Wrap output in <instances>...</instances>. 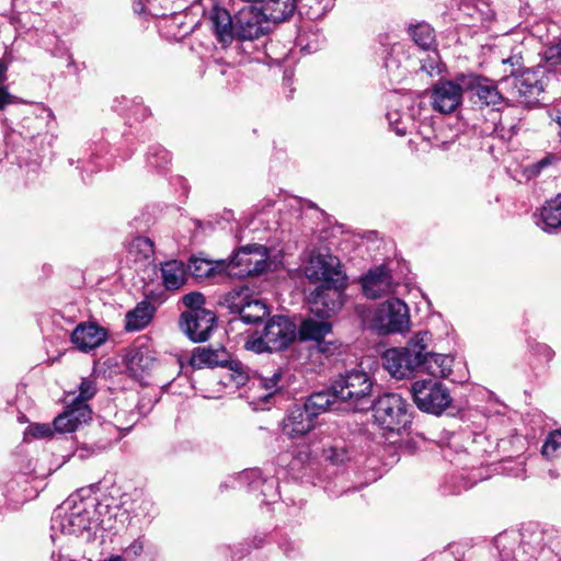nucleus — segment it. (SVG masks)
I'll return each instance as SVG.
<instances>
[{
  "instance_id": "nucleus-10",
  "label": "nucleus",
  "mask_w": 561,
  "mask_h": 561,
  "mask_svg": "<svg viewBox=\"0 0 561 561\" xmlns=\"http://www.w3.org/2000/svg\"><path fill=\"white\" fill-rule=\"evenodd\" d=\"M344 286L336 284H321L310 294V311L318 318L329 319L337 312L342 305V290Z\"/></svg>"
},
{
  "instance_id": "nucleus-40",
  "label": "nucleus",
  "mask_w": 561,
  "mask_h": 561,
  "mask_svg": "<svg viewBox=\"0 0 561 561\" xmlns=\"http://www.w3.org/2000/svg\"><path fill=\"white\" fill-rule=\"evenodd\" d=\"M182 301L187 307V311L207 310L204 308L205 297L198 291L186 294L182 297Z\"/></svg>"
},
{
  "instance_id": "nucleus-52",
  "label": "nucleus",
  "mask_w": 561,
  "mask_h": 561,
  "mask_svg": "<svg viewBox=\"0 0 561 561\" xmlns=\"http://www.w3.org/2000/svg\"><path fill=\"white\" fill-rule=\"evenodd\" d=\"M545 350L548 352V355H549V358H550L552 356V351L549 347H547V346H545Z\"/></svg>"
},
{
  "instance_id": "nucleus-31",
  "label": "nucleus",
  "mask_w": 561,
  "mask_h": 561,
  "mask_svg": "<svg viewBox=\"0 0 561 561\" xmlns=\"http://www.w3.org/2000/svg\"><path fill=\"white\" fill-rule=\"evenodd\" d=\"M250 290L245 286L237 287L224 296L225 305L232 313H238L250 302Z\"/></svg>"
},
{
  "instance_id": "nucleus-21",
  "label": "nucleus",
  "mask_w": 561,
  "mask_h": 561,
  "mask_svg": "<svg viewBox=\"0 0 561 561\" xmlns=\"http://www.w3.org/2000/svg\"><path fill=\"white\" fill-rule=\"evenodd\" d=\"M252 387L263 390V393L259 394L256 399L267 400L283 389V369L277 367L272 371L255 375L252 379Z\"/></svg>"
},
{
  "instance_id": "nucleus-33",
  "label": "nucleus",
  "mask_w": 561,
  "mask_h": 561,
  "mask_svg": "<svg viewBox=\"0 0 561 561\" xmlns=\"http://www.w3.org/2000/svg\"><path fill=\"white\" fill-rule=\"evenodd\" d=\"M410 35L422 49H431L435 43V34L427 23H420L410 28Z\"/></svg>"
},
{
  "instance_id": "nucleus-50",
  "label": "nucleus",
  "mask_w": 561,
  "mask_h": 561,
  "mask_svg": "<svg viewBox=\"0 0 561 561\" xmlns=\"http://www.w3.org/2000/svg\"><path fill=\"white\" fill-rule=\"evenodd\" d=\"M394 130L398 135H405L407 133V129L405 127H400L399 124L398 125H394Z\"/></svg>"
},
{
  "instance_id": "nucleus-11",
  "label": "nucleus",
  "mask_w": 561,
  "mask_h": 561,
  "mask_svg": "<svg viewBox=\"0 0 561 561\" xmlns=\"http://www.w3.org/2000/svg\"><path fill=\"white\" fill-rule=\"evenodd\" d=\"M382 358L385 368L397 379L408 378L421 367L417 355L410 353L405 347L387 350Z\"/></svg>"
},
{
  "instance_id": "nucleus-39",
  "label": "nucleus",
  "mask_w": 561,
  "mask_h": 561,
  "mask_svg": "<svg viewBox=\"0 0 561 561\" xmlns=\"http://www.w3.org/2000/svg\"><path fill=\"white\" fill-rule=\"evenodd\" d=\"M323 455L333 465L343 463L348 459V451L343 446H330L323 450Z\"/></svg>"
},
{
  "instance_id": "nucleus-49",
  "label": "nucleus",
  "mask_w": 561,
  "mask_h": 561,
  "mask_svg": "<svg viewBox=\"0 0 561 561\" xmlns=\"http://www.w3.org/2000/svg\"><path fill=\"white\" fill-rule=\"evenodd\" d=\"M7 93L0 89V108L7 103Z\"/></svg>"
},
{
  "instance_id": "nucleus-51",
  "label": "nucleus",
  "mask_w": 561,
  "mask_h": 561,
  "mask_svg": "<svg viewBox=\"0 0 561 561\" xmlns=\"http://www.w3.org/2000/svg\"><path fill=\"white\" fill-rule=\"evenodd\" d=\"M548 164V160L547 159H542L541 161L538 162V167L542 168L545 165Z\"/></svg>"
},
{
  "instance_id": "nucleus-48",
  "label": "nucleus",
  "mask_w": 561,
  "mask_h": 561,
  "mask_svg": "<svg viewBox=\"0 0 561 561\" xmlns=\"http://www.w3.org/2000/svg\"><path fill=\"white\" fill-rule=\"evenodd\" d=\"M159 156L161 158L162 163H168L170 161V154L168 151L162 149L159 151Z\"/></svg>"
},
{
  "instance_id": "nucleus-27",
  "label": "nucleus",
  "mask_w": 561,
  "mask_h": 561,
  "mask_svg": "<svg viewBox=\"0 0 561 561\" xmlns=\"http://www.w3.org/2000/svg\"><path fill=\"white\" fill-rule=\"evenodd\" d=\"M156 360L147 350H136L128 358L127 368L131 376L141 380L154 367Z\"/></svg>"
},
{
  "instance_id": "nucleus-42",
  "label": "nucleus",
  "mask_w": 561,
  "mask_h": 561,
  "mask_svg": "<svg viewBox=\"0 0 561 561\" xmlns=\"http://www.w3.org/2000/svg\"><path fill=\"white\" fill-rule=\"evenodd\" d=\"M543 58L546 61V64L543 66H546L549 70H551L550 67L556 66L561 61V46L556 45V46L549 47L545 51Z\"/></svg>"
},
{
  "instance_id": "nucleus-15",
  "label": "nucleus",
  "mask_w": 561,
  "mask_h": 561,
  "mask_svg": "<svg viewBox=\"0 0 561 561\" xmlns=\"http://www.w3.org/2000/svg\"><path fill=\"white\" fill-rule=\"evenodd\" d=\"M316 426V419L304 408H293L283 420L282 432L290 439L301 438Z\"/></svg>"
},
{
  "instance_id": "nucleus-8",
  "label": "nucleus",
  "mask_w": 561,
  "mask_h": 561,
  "mask_svg": "<svg viewBox=\"0 0 561 561\" xmlns=\"http://www.w3.org/2000/svg\"><path fill=\"white\" fill-rule=\"evenodd\" d=\"M267 18L253 5L243 8L234 18L236 38L244 41H254L267 33Z\"/></svg>"
},
{
  "instance_id": "nucleus-3",
  "label": "nucleus",
  "mask_w": 561,
  "mask_h": 561,
  "mask_svg": "<svg viewBox=\"0 0 561 561\" xmlns=\"http://www.w3.org/2000/svg\"><path fill=\"white\" fill-rule=\"evenodd\" d=\"M375 422L386 431L400 432L410 423L407 401L398 393L380 396L371 407Z\"/></svg>"
},
{
  "instance_id": "nucleus-19",
  "label": "nucleus",
  "mask_w": 561,
  "mask_h": 561,
  "mask_svg": "<svg viewBox=\"0 0 561 561\" xmlns=\"http://www.w3.org/2000/svg\"><path fill=\"white\" fill-rule=\"evenodd\" d=\"M209 21L217 41L227 47L236 38L234 20L230 13L221 7L215 5L209 12Z\"/></svg>"
},
{
  "instance_id": "nucleus-28",
  "label": "nucleus",
  "mask_w": 561,
  "mask_h": 561,
  "mask_svg": "<svg viewBox=\"0 0 561 561\" xmlns=\"http://www.w3.org/2000/svg\"><path fill=\"white\" fill-rule=\"evenodd\" d=\"M154 308L148 301L139 302L135 309L126 314L125 329L127 331H139L148 325L153 317Z\"/></svg>"
},
{
  "instance_id": "nucleus-41",
  "label": "nucleus",
  "mask_w": 561,
  "mask_h": 561,
  "mask_svg": "<svg viewBox=\"0 0 561 561\" xmlns=\"http://www.w3.org/2000/svg\"><path fill=\"white\" fill-rule=\"evenodd\" d=\"M54 427L59 433H70L78 428L70 417L68 410L54 420Z\"/></svg>"
},
{
  "instance_id": "nucleus-18",
  "label": "nucleus",
  "mask_w": 561,
  "mask_h": 561,
  "mask_svg": "<svg viewBox=\"0 0 561 561\" xmlns=\"http://www.w3.org/2000/svg\"><path fill=\"white\" fill-rule=\"evenodd\" d=\"M460 80L467 85V90L474 91L482 105H497L504 100L497 87L485 78L473 75H460Z\"/></svg>"
},
{
  "instance_id": "nucleus-22",
  "label": "nucleus",
  "mask_w": 561,
  "mask_h": 561,
  "mask_svg": "<svg viewBox=\"0 0 561 561\" xmlns=\"http://www.w3.org/2000/svg\"><path fill=\"white\" fill-rule=\"evenodd\" d=\"M453 364L451 356L431 352L422 360L420 369L435 378H446L451 373Z\"/></svg>"
},
{
  "instance_id": "nucleus-20",
  "label": "nucleus",
  "mask_w": 561,
  "mask_h": 561,
  "mask_svg": "<svg viewBox=\"0 0 561 561\" xmlns=\"http://www.w3.org/2000/svg\"><path fill=\"white\" fill-rule=\"evenodd\" d=\"M538 226L548 233L561 231V193L547 201L540 208Z\"/></svg>"
},
{
  "instance_id": "nucleus-5",
  "label": "nucleus",
  "mask_w": 561,
  "mask_h": 561,
  "mask_svg": "<svg viewBox=\"0 0 561 561\" xmlns=\"http://www.w3.org/2000/svg\"><path fill=\"white\" fill-rule=\"evenodd\" d=\"M267 251L263 245L250 244L240 248L234 256L226 262V274L244 278L262 273L266 266Z\"/></svg>"
},
{
  "instance_id": "nucleus-47",
  "label": "nucleus",
  "mask_w": 561,
  "mask_h": 561,
  "mask_svg": "<svg viewBox=\"0 0 561 561\" xmlns=\"http://www.w3.org/2000/svg\"><path fill=\"white\" fill-rule=\"evenodd\" d=\"M397 113H388V119L391 125H398L400 124V119L397 116Z\"/></svg>"
},
{
  "instance_id": "nucleus-37",
  "label": "nucleus",
  "mask_w": 561,
  "mask_h": 561,
  "mask_svg": "<svg viewBox=\"0 0 561 561\" xmlns=\"http://www.w3.org/2000/svg\"><path fill=\"white\" fill-rule=\"evenodd\" d=\"M561 448V430L551 432L541 448V454L547 457H553L554 453Z\"/></svg>"
},
{
  "instance_id": "nucleus-1",
  "label": "nucleus",
  "mask_w": 561,
  "mask_h": 561,
  "mask_svg": "<svg viewBox=\"0 0 561 561\" xmlns=\"http://www.w3.org/2000/svg\"><path fill=\"white\" fill-rule=\"evenodd\" d=\"M504 77L502 81L513 78L514 88L512 96L517 103L526 107H534L541 103L542 95L553 72L546 66H537L524 70L517 76L522 68V56L514 54L502 59Z\"/></svg>"
},
{
  "instance_id": "nucleus-44",
  "label": "nucleus",
  "mask_w": 561,
  "mask_h": 561,
  "mask_svg": "<svg viewBox=\"0 0 561 561\" xmlns=\"http://www.w3.org/2000/svg\"><path fill=\"white\" fill-rule=\"evenodd\" d=\"M422 61H423V64H422V66H421V69H422L424 72H426V73H428V75H431V76H432V75H433V72H434L435 70H437V68H438V55H437V53H436V51H433V54H432V55H428V60H427V62H426V61H424V60H422Z\"/></svg>"
},
{
  "instance_id": "nucleus-13",
  "label": "nucleus",
  "mask_w": 561,
  "mask_h": 561,
  "mask_svg": "<svg viewBox=\"0 0 561 561\" xmlns=\"http://www.w3.org/2000/svg\"><path fill=\"white\" fill-rule=\"evenodd\" d=\"M181 318L186 335L194 342L206 341L216 322L211 310L185 311Z\"/></svg>"
},
{
  "instance_id": "nucleus-2",
  "label": "nucleus",
  "mask_w": 561,
  "mask_h": 561,
  "mask_svg": "<svg viewBox=\"0 0 561 561\" xmlns=\"http://www.w3.org/2000/svg\"><path fill=\"white\" fill-rule=\"evenodd\" d=\"M333 389L340 401L347 402L354 410H363L370 402L373 380L367 373L353 369L340 376Z\"/></svg>"
},
{
  "instance_id": "nucleus-45",
  "label": "nucleus",
  "mask_w": 561,
  "mask_h": 561,
  "mask_svg": "<svg viewBox=\"0 0 561 561\" xmlns=\"http://www.w3.org/2000/svg\"><path fill=\"white\" fill-rule=\"evenodd\" d=\"M28 433L35 438H44L50 435L51 430L45 424H35L28 427Z\"/></svg>"
},
{
  "instance_id": "nucleus-53",
  "label": "nucleus",
  "mask_w": 561,
  "mask_h": 561,
  "mask_svg": "<svg viewBox=\"0 0 561 561\" xmlns=\"http://www.w3.org/2000/svg\"><path fill=\"white\" fill-rule=\"evenodd\" d=\"M152 163L156 164L157 167H161V164L158 161L152 162Z\"/></svg>"
},
{
  "instance_id": "nucleus-30",
  "label": "nucleus",
  "mask_w": 561,
  "mask_h": 561,
  "mask_svg": "<svg viewBox=\"0 0 561 561\" xmlns=\"http://www.w3.org/2000/svg\"><path fill=\"white\" fill-rule=\"evenodd\" d=\"M224 362H226V353L224 350L206 347L195 348L190 360L191 365L197 369L204 366H218Z\"/></svg>"
},
{
  "instance_id": "nucleus-35",
  "label": "nucleus",
  "mask_w": 561,
  "mask_h": 561,
  "mask_svg": "<svg viewBox=\"0 0 561 561\" xmlns=\"http://www.w3.org/2000/svg\"><path fill=\"white\" fill-rule=\"evenodd\" d=\"M266 314V306L257 299L250 300V302H248V305L239 312V316L244 323H256Z\"/></svg>"
},
{
  "instance_id": "nucleus-17",
  "label": "nucleus",
  "mask_w": 561,
  "mask_h": 561,
  "mask_svg": "<svg viewBox=\"0 0 561 561\" xmlns=\"http://www.w3.org/2000/svg\"><path fill=\"white\" fill-rule=\"evenodd\" d=\"M107 337L106 331L95 323L83 322L76 327L71 342L80 351L88 352L100 346Z\"/></svg>"
},
{
  "instance_id": "nucleus-16",
  "label": "nucleus",
  "mask_w": 561,
  "mask_h": 561,
  "mask_svg": "<svg viewBox=\"0 0 561 561\" xmlns=\"http://www.w3.org/2000/svg\"><path fill=\"white\" fill-rule=\"evenodd\" d=\"M95 385L92 380L82 379L79 387V396L67 407L68 413L77 427L91 420L92 411L87 401L95 394Z\"/></svg>"
},
{
  "instance_id": "nucleus-7",
  "label": "nucleus",
  "mask_w": 561,
  "mask_h": 561,
  "mask_svg": "<svg viewBox=\"0 0 561 561\" xmlns=\"http://www.w3.org/2000/svg\"><path fill=\"white\" fill-rule=\"evenodd\" d=\"M467 85L457 76L455 80H440L436 82L430 94L434 111L440 114L454 113L461 104Z\"/></svg>"
},
{
  "instance_id": "nucleus-25",
  "label": "nucleus",
  "mask_w": 561,
  "mask_h": 561,
  "mask_svg": "<svg viewBox=\"0 0 561 561\" xmlns=\"http://www.w3.org/2000/svg\"><path fill=\"white\" fill-rule=\"evenodd\" d=\"M332 331V325L327 319L320 320L308 318L304 320L299 328L301 340H310L317 343L324 341L325 336Z\"/></svg>"
},
{
  "instance_id": "nucleus-14",
  "label": "nucleus",
  "mask_w": 561,
  "mask_h": 561,
  "mask_svg": "<svg viewBox=\"0 0 561 561\" xmlns=\"http://www.w3.org/2000/svg\"><path fill=\"white\" fill-rule=\"evenodd\" d=\"M364 295L369 299H377L393 291V282L390 271L385 266L371 268L360 279Z\"/></svg>"
},
{
  "instance_id": "nucleus-38",
  "label": "nucleus",
  "mask_w": 561,
  "mask_h": 561,
  "mask_svg": "<svg viewBox=\"0 0 561 561\" xmlns=\"http://www.w3.org/2000/svg\"><path fill=\"white\" fill-rule=\"evenodd\" d=\"M244 347L245 350L248 351H252L256 354H261V353H265V352H273L272 348H270V345L267 344V339L264 334V332H262L261 335H252L250 336L245 344H244Z\"/></svg>"
},
{
  "instance_id": "nucleus-32",
  "label": "nucleus",
  "mask_w": 561,
  "mask_h": 561,
  "mask_svg": "<svg viewBox=\"0 0 561 561\" xmlns=\"http://www.w3.org/2000/svg\"><path fill=\"white\" fill-rule=\"evenodd\" d=\"M431 343L432 334L428 331H419L412 335L405 348L410 353L417 355V359L422 363L425 356L431 353L427 351Z\"/></svg>"
},
{
  "instance_id": "nucleus-12",
  "label": "nucleus",
  "mask_w": 561,
  "mask_h": 561,
  "mask_svg": "<svg viewBox=\"0 0 561 561\" xmlns=\"http://www.w3.org/2000/svg\"><path fill=\"white\" fill-rule=\"evenodd\" d=\"M263 332L272 351L278 352L288 347L296 339L297 328L289 318L274 316L265 324Z\"/></svg>"
},
{
  "instance_id": "nucleus-34",
  "label": "nucleus",
  "mask_w": 561,
  "mask_h": 561,
  "mask_svg": "<svg viewBox=\"0 0 561 561\" xmlns=\"http://www.w3.org/2000/svg\"><path fill=\"white\" fill-rule=\"evenodd\" d=\"M128 254L136 262L149 260L153 255V243L148 238L137 237L129 243Z\"/></svg>"
},
{
  "instance_id": "nucleus-26",
  "label": "nucleus",
  "mask_w": 561,
  "mask_h": 561,
  "mask_svg": "<svg viewBox=\"0 0 561 561\" xmlns=\"http://www.w3.org/2000/svg\"><path fill=\"white\" fill-rule=\"evenodd\" d=\"M339 400L333 386L328 391L314 392L308 397L304 408L314 417L332 409L333 404Z\"/></svg>"
},
{
  "instance_id": "nucleus-29",
  "label": "nucleus",
  "mask_w": 561,
  "mask_h": 561,
  "mask_svg": "<svg viewBox=\"0 0 561 561\" xmlns=\"http://www.w3.org/2000/svg\"><path fill=\"white\" fill-rule=\"evenodd\" d=\"M262 12L267 20L273 22H283L296 10V0H263Z\"/></svg>"
},
{
  "instance_id": "nucleus-9",
  "label": "nucleus",
  "mask_w": 561,
  "mask_h": 561,
  "mask_svg": "<svg viewBox=\"0 0 561 561\" xmlns=\"http://www.w3.org/2000/svg\"><path fill=\"white\" fill-rule=\"evenodd\" d=\"M374 321L380 330L387 333L401 332L409 327V308L398 298L389 299L379 306Z\"/></svg>"
},
{
  "instance_id": "nucleus-43",
  "label": "nucleus",
  "mask_w": 561,
  "mask_h": 561,
  "mask_svg": "<svg viewBox=\"0 0 561 561\" xmlns=\"http://www.w3.org/2000/svg\"><path fill=\"white\" fill-rule=\"evenodd\" d=\"M68 522L72 527L71 531L73 533L89 528V518L80 513L77 515L73 513L70 514L68 516Z\"/></svg>"
},
{
  "instance_id": "nucleus-24",
  "label": "nucleus",
  "mask_w": 561,
  "mask_h": 561,
  "mask_svg": "<svg viewBox=\"0 0 561 561\" xmlns=\"http://www.w3.org/2000/svg\"><path fill=\"white\" fill-rule=\"evenodd\" d=\"M161 278L168 290H176L186 282L184 263L178 260L164 262L161 265Z\"/></svg>"
},
{
  "instance_id": "nucleus-23",
  "label": "nucleus",
  "mask_w": 561,
  "mask_h": 561,
  "mask_svg": "<svg viewBox=\"0 0 561 561\" xmlns=\"http://www.w3.org/2000/svg\"><path fill=\"white\" fill-rule=\"evenodd\" d=\"M188 270L196 279L213 278L226 274V261H210L202 257H192Z\"/></svg>"
},
{
  "instance_id": "nucleus-6",
  "label": "nucleus",
  "mask_w": 561,
  "mask_h": 561,
  "mask_svg": "<svg viewBox=\"0 0 561 561\" xmlns=\"http://www.w3.org/2000/svg\"><path fill=\"white\" fill-rule=\"evenodd\" d=\"M305 275L311 282L345 286L346 277L341 270L340 260L329 253H312L305 266Z\"/></svg>"
},
{
  "instance_id": "nucleus-4",
  "label": "nucleus",
  "mask_w": 561,
  "mask_h": 561,
  "mask_svg": "<svg viewBox=\"0 0 561 561\" xmlns=\"http://www.w3.org/2000/svg\"><path fill=\"white\" fill-rule=\"evenodd\" d=\"M416 407L427 413L442 414L451 403L448 388L433 379L416 380L411 386Z\"/></svg>"
},
{
  "instance_id": "nucleus-46",
  "label": "nucleus",
  "mask_w": 561,
  "mask_h": 561,
  "mask_svg": "<svg viewBox=\"0 0 561 561\" xmlns=\"http://www.w3.org/2000/svg\"><path fill=\"white\" fill-rule=\"evenodd\" d=\"M144 550V546L141 541H134L126 549L127 553L134 554L135 557L139 556Z\"/></svg>"
},
{
  "instance_id": "nucleus-36",
  "label": "nucleus",
  "mask_w": 561,
  "mask_h": 561,
  "mask_svg": "<svg viewBox=\"0 0 561 561\" xmlns=\"http://www.w3.org/2000/svg\"><path fill=\"white\" fill-rule=\"evenodd\" d=\"M230 379L237 386H243L250 379V369L239 360H231L228 364Z\"/></svg>"
}]
</instances>
